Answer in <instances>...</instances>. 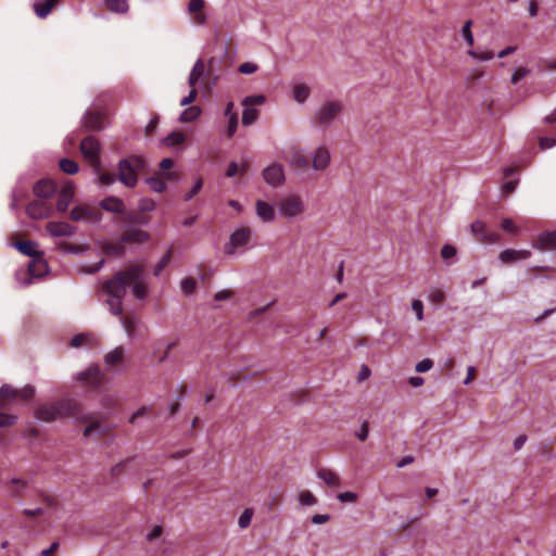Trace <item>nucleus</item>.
<instances>
[{
	"label": "nucleus",
	"mask_w": 556,
	"mask_h": 556,
	"mask_svg": "<svg viewBox=\"0 0 556 556\" xmlns=\"http://www.w3.org/2000/svg\"><path fill=\"white\" fill-rule=\"evenodd\" d=\"M501 226L507 232L515 233L517 231V227L511 218H503Z\"/></svg>",
	"instance_id": "052dcab7"
},
{
	"label": "nucleus",
	"mask_w": 556,
	"mask_h": 556,
	"mask_svg": "<svg viewBox=\"0 0 556 556\" xmlns=\"http://www.w3.org/2000/svg\"><path fill=\"white\" fill-rule=\"evenodd\" d=\"M197 96H198V91L194 87H192V89L189 91V94L187 97L182 98V100L180 101V105L186 106V105L192 103L197 99Z\"/></svg>",
	"instance_id": "e2e57ef3"
},
{
	"label": "nucleus",
	"mask_w": 556,
	"mask_h": 556,
	"mask_svg": "<svg viewBox=\"0 0 556 556\" xmlns=\"http://www.w3.org/2000/svg\"><path fill=\"white\" fill-rule=\"evenodd\" d=\"M255 210L257 217L262 219L264 223H270L276 217L274 205L265 201L257 200L255 203Z\"/></svg>",
	"instance_id": "4be33fe9"
},
{
	"label": "nucleus",
	"mask_w": 556,
	"mask_h": 556,
	"mask_svg": "<svg viewBox=\"0 0 556 556\" xmlns=\"http://www.w3.org/2000/svg\"><path fill=\"white\" fill-rule=\"evenodd\" d=\"M36 389L31 384L16 389L11 384L4 383L0 387V409H5L12 404L27 403L34 397Z\"/></svg>",
	"instance_id": "20e7f679"
},
{
	"label": "nucleus",
	"mask_w": 556,
	"mask_h": 556,
	"mask_svg": "<svg viewBox=\"0 0 556 556\" xmlns=\"http://www.w3.org/2000/svg\"><path fill=\"white\" fill-rule=\"evenodd\" d=\"M75 380L88 387L98 388L104 380V375L98 366H90L85 371L77 372Z\"/></svg>",
	"instance_id": "9b49d317"
},
{
	"label": "nucleus",
	"mask_w": 556,
	"mask_h": 556,
	"mask_svg": "<svg viewBox=\"0 0 556 556\" xmlns=\"http://www.w3.org/2000/svg\"><path fill=\"white\" fill-rule=\"evenodd\" d=\"M456 254H457V249L453 244H444L441 249V256L445 261L455 257Z\"/></svg>",
	"instance_id": "de8ad7c7"
},
{
	"label": "nucleus",
	"mask_w": 556,
	"mask_h": 556,
	"mask_svg": "<svg viewBox=\"0 0 556 556\" xmlns=\"http://www.w3.org/2000/svg\"><path fill=\"white\" fill-rule=\"evenodd\" d=\"M368 434H369V429H368L367 422L365 421V422L359 427V429L356 431V437H357L361 441H365V440L368 438Z\"/></svg>",
	"instance_id": "338daca9"
},
{
	"label": "nucleus",
	"mask_w": 556,
	"mask_h": 556,
	"mask_svg": "<svg viewBox=\"0 0 556 556\" xmlns=\"http://www.w3.org/2000/svg\"><path fill=\"white\" fill-rule=\"evenodd\" d=\"M127 287H131V291L138 300H143L147 296L142 266L130 265L103 282L102 289L108 295L106 304L115 316L123 314V299L126 295Z\"/></svg>",
	"instance_id": "f257e3e1"
},
{
	"label": "nucleus",
	"mask_w": 556,
	"mask_h": 556,
	"mask_svg": "<svg viewBox=\"0 0 556 556\" xmlns=\"http://www.w3.org/2000/svg\"><path fill=\"white\" fill-rule=\"evenodd\" d=\"M86 130H101L103 128V116L99 112L87 111L81 119Z\"/></svg>",
	"instance_id": "a211bd4d"
},
{
	"label": "nucleus",
	"mask_w": 556,
	"mask_h": 556,
	"mask_svg": "<svg viewBox=\"0 0 556 556\" xmlns=\"http://www.w3.org/2000/svg\"><path fill=\"white\" fill-rule=\"evenodd\" d=\"M49 266L43 256L33 258L28 264V273L33 277H42L48 274Z\"/></svg>",
	"instance_id": "393cba45"
},
{
	"label": "nucleus",
	"mask_w": 556,
	"mask_h": 556,
	"mask_svg": "<svg viewBox=\"0 0 556 556\" xmlns=\"http://www.w3.org/2000/svg\"><path fill=\"white\" fill-rule=\"evenodd\" d=\"M105 252L109 254L122 255L124 253V243H110L105 247Z\"/></svg>",
	"instance_id": "864d4df0"
},
{
	"label": "nucleus",
	"mask_w": 556,
	"mask_h": 556,
	"mask_svg": "<svg viewBox=\"0 0 556 556\" xmlns=\"http://www.w3.org/2000/svg\"><path fill=\"white\" fill-rule=\"evenodd\" d=\"M150 189L154 192L161 193L166 190V182L160 177H150L146 179Z\"/></svg>",
	"instance_id": "4c0bfd02"
},
{
	"label": "nucleus",
	"mask_w": 556,
	"mask_h": 556,
	"mask_svg": "<svg viewBox=\"0 0 556 556\" xmlns=\"http://www.w3.org/2000/svg\"><path fill=\"white\" fill-rule=\"evenodd\" d=\"M254 510L252 508H245L239 517L238 526L240 529H247L252 520Z\"/></svg>",
	"instance_id": "a19ab883"
},
{
	"label": "nucleus",
	"mask_w": 556,
	"mask_h": 556,
	"mask_svg": "<svg viewBox=\"0 0 556 556\" xmlns=\"http://www.w3.org/2000/svg\"><path fill=\"white\" fill-rule=\"evenodd\" d=\"M201 114V109L197 105L187 108L179 116V121L182 123H190L195 121Z\"/></svg>",
	"instance_id": "f704fd0d"
},
{
	"label": "nucleus",
	"mask_w": 556,
	"mask_h": 556,
	"mask_svg": "<svg viewBox=\"0 0 556 556\" xmlns=\"http://www.w3.org/2000/svg\"><path fill=\"white\" fill-rule=\"evenodd\" d=\"M262 176L271 187H278L286 180L283 166L279 163H273L264 168Z\"/></svg>",
	"instance_id": "ddd939ff"
},
{
	"label": "nucleus",
	"mask_w": 556,
	"mask_h": 556,
	"mask_svg": "<svg viewBox=\"0 0 556 556\" xmlns=\"http://www.w3.org/2000/svg\"><path fill=\"white\" fill-rule=\"evenodd\" d=\"M205 73V64L202 59L197 60L194 63L188 78V84L190 87H195L200 78Z\"/></svg>",
	"instance_id": "2f4dec72"
},
{
	"label": "nucleus",
	"mask_w": 556,
	"mask_h": 556,
	"mask_svg": "<svg viewBox=\"0 0 556 556\" xmlns=\"http://www.w3.org/2000/svg\"><path fill=\"white\" fill-rule=\"evenodd\" d=\"M251 238L252 230L249 227L238 228L230 235L229 241L224 245V253L232 256L245 252L251 248Z\"/></svg>",
	"instance_id": "423d86ee"
},
{
	"label": "nucleus",
	"mask_w": 556,
	"mask_h": 556,
	"mask_svg": "<svg viewBox=\"0 0 556 556\" xmlns=\"http://www.w3.org/2000/svg\"><path fill=\"white\" fill-rule=\"evenodd\" d=\"M56 184L49 178L38 180L33 187L34 195L37 199L47 201H51V199L56 194Z\"/></svg>",
	"instance_id": "f8f14e48"
},
{
	"label": "nucleus",
	"mask_w": 556,
	"mask_h": 556,
	"mask_svg": "<svg viewBox=\"0 0 556 556\" xmlns=\"http://www.w3.org/2000/svg\"><path fill=\"white\" fill-rule=\"evenodd\" d=\"M266 101L265 96L263 94H254L245 97L242 100L243 112H242V124L244 126H250L254 124L258 118V110L254 108V105H261Z\"/></svg>",
	"instance_id": "1a4fd4ad"
},
{
	"label": "nucleus",
	"mask_w": 556,
	"mask_h": 556,
	"mask_svg": "<svg viewBox=\"0 0 556 556\" xmlns=\"http://www.w3.org/2000/svg\"><path fill=\"white\" fill-rule=\"evenodd\" d=\"M56 3L58 0H43L42 2H35L33 7L36 15L39 18H45L50 14Z\"/></svg>",
	"instance_id": "7c9ffc66"
},
{
	"label": "nucleus",
	"mask_w": 556,
	"mask_h": 556,
	"mask_svg": "<svg viewBox=\"0 0 556 556\" xmlns=\"http://www.w3.org/2000/svg\"><path fill=\"white\" fill-rule=\"evenodd\" d=\"M14 247L26 256H30L33 258L43 256V252L38 250V243L35 241H18L14 243Z\"/></svg>",
	"instance_id": "b1692460"
},
{
	"label": "nucleus",
	"mask_w": 556,
	"mask_h": 556,
	"mask_svg": "<svg viewBox=\"0 0 556 556\" xmlns=\"http://www.w3.org/2000/svg\"><path fill=\"white\" fill-rule=\"evenodd\" d=\"M531 256V252L528 250H513L506 249L500 253V261L502 263H513L517 261L528 260Z\"/></svg>",
	"instance_id": "aec40b11"
},
{
	"label": "nucleus",
	"mask_w": 556,
	"mask_h": 556,
	"mask_svg": "<svg viewBox=\"0 0 556 556\" xmlns=\"http://www.w3.org/2000/svg\"><path fill=\"white\" fill-rule=\"evenodd\" d=\"M186 137L181 131H173L162 139L163 144L166 147H175L185 141Z\"/></svg>",
	"instance_id": "c9c22d12"
},
{
	"label": "nucleus",
	"mask_w": 556,
	"mask_h": 556,
	"mask_svg": "<svg viewBox=\"0 0 556 556\" xmlns=\"http://www.w3.org/2000/svg\"><path fill=\"white\" fill-rule=\"evenodd\" d=\"M8 488L11 497H20L26 494L28 481L20 478H12L8 482Z\"/></svg>",
	"instance_id": "bb28decb"
},
{
	"label": "nucleus",
	"mask_w": 556,
	"mask_h": 556,
	"mask_svg": "<svg viewBox=\"0 0 556 556\" xmlns=\"http://www.w3.org/2000/svg\"><path fill=\"white\" fill-rule=\"evenodd\" d=\"M257 70H258V65L253 62H244V63L240 64L238 67V72L241 74H245V75L253 74Z\"/></svg>",
	"instance_id": "8fccbe9b"
},
{
	"label": "nucleus",
	"mask_w": 556,
	"mask_h": 556,
	"mask_svg": "<svg viewBox=\"0 0 556 556\" xmlns=\"http://www.w3.org/2000/svg\"><path fill=\"white\" fill-rule=\"evenodd\" d=\"M277 208L281 217L293 219L304 212V203L300 195L289 194L279 199Z\"/></svg>",
	"instance_id": "0eeeda50"
},
{
	"label": "nucleus",
	"mask_w": 556,
	"mask_h": 556,
	"mask_svg": "<svg viewBox=\"0 0 556 556\" xmlns=\"http://www.w3.org/2000/svg\"><path fill=\"white\" fill-rule=\"evenodd\" d=\"M146 167V161L141 156H129L117 164L118 180L127 188L136 187L138 174Z\"/></svg>",
	"instance_id": "7ed1b4c3"
},
{
	"label": "nucleus",
	"mask_w": 556,
	"mask_h": 556,
	"mask_svg": "<svg viewBox=\"0 0 556 556\" xmlns=\"http://www.w3.org/2000/svg\"><path fill=\"white\" fill-rule=\"evenodd\" d=\"M59 249L63 252L72 253V254H79L85 251V249L81 245H74L70 243H61L59 245Z\"/></svg>",
	"instance_id": "5fc2aeb1"
},
{
	"label": "nucleus",
	"mask_w": 556,
	"mask_h": 556,
	"mask_svg": "<svg viewBox=\"0 0 556 556\" xmlns=\"http://www.w3.org/2000/svg\"><path fill=\"white\" fill-rule=\"evenodd\" d=\"M331 162L330 151L327 147H318L312 155V167L316 172H324L328 168Z\"/></svg>",
	"instance_id": "4468645a"
},
{
	"label": "nucleus",
	"mask_w": 556,
	"mask_h": 556,
	"mask_svg": "<svg viewBox=\"0 0 556 556\" xmlns=\"http://www.w3.org/2000/svg\"><path fill=\"white\" fill-rule=\"evenodd\" d=\"M311 93V89L305 84H295L292 88V97L298 103H304Z\"/></svg>",
	"instance_id": "72a5a7b5"
},
{
	"label": "nucleus",
	"mask_w": 556,
	"mask_h": 556,
	"mask_svg": "<svg viewBox=\"0 0 556 556\" xmlns=\"http://www.w3.org/2000/svg\"><path fill=\"white\" fill-rule=\"evenodd\" d=\"M17 416L13 414H0V428H7L15 425Z\"/></svg>",
	"instance_id": "49530a36"
},
{
	"label": "nucleus",
	"mask_w": 556,
	"mask_h": 556,
	"mask_svg": "<svg viewBox=\"0 0 556 556\" xmlns=\"http://www.w3.org/2000/svg\"><path fill=\"white\" fill-rule=\"evenodd\" d=\"M79 149L84 159L99 170L101 144L98 138L94 136L84 138L80 142Z\"/></svg>",
	"instance_id": "6e6552de"
},
{
	"label": "nucleus",
	"mask_w": 556,
	"mask_h": 556,
	"mask_svg": "<svg viewBox=\"0 0 556 556\" xmlns=\"http://www.w3.org/2000/svg\"><path fill=\"white\" fill-rule=\"evenodd\" d=\"M470 230L475 236H478L481 241V238L486 233V225L481 220H476L471 224Z\"/></svg>",
	"instance_id": "79ce46f5"
},
{
	"label": "nucleus",
	"mask_w": 556,
	"mask_h": 556,
	"mask_svg": "<svg viewBox=\"0 0 556 556\" xmlns=\"http://www.w3.org/2000/svg\"><path fill=\"white\" fill-rule=\"evenodd\" d=\"M238 128V117H232L228 119V126H227V135L228 137H232Z\"/></svg>",
	"instance_id": "69168bd1"
},
{
	"label": "nucleus",
	"mask_w": 556,
	"mask_h": 556,
	"mask_svg": "<svg viewBox=\"0 0 556 556\" xmlns=\"http://www.w3.org/2000/svg\"><path fill=\"white\" fill-rule=\"evenodd\" d=\"M472 22L467 21L462 28V36L468 46H473V35L471 33Z\"/></svg>",
	"instance_id": "37998d69"
},
{
	"label": "nucleus",
	"mask_w": 556,
	"mask_h": 556,
	"mask_svg": "<svg viewBox=\"0 0 556 556\" xmlns=\"http://www.w3.org/2000/svg\"><path fill=\"white\" fill-rule=\"evenodd\" d=\"M317 477L321 479L328 486L339 488L340 477L337 472L329 468H320L317 470Z\"/></svg>",
	"instance_id": "cd10ccee"
},
{
	"label": "nucleus",
	"mask_w": 556,
	"mask_h": 556,
	"mask_svg": "<svg viewBox=\"0 0 556 556\" xmlns=\"http://www.w3.org/2000/svg\"><path fill=\"white\" fill-rule=\"evenodd\" d=\"M106 8L116 14H126L129 11L128 0H103Z\"/></svg>",
	"instance_id": "473e14b6"
},
{
	"label": "nucleus",
	"mask_w": 556,
	"mask_h": 556,
	"mask_svg": "<svg viewBox=\"0 0 556 556\" xmlns=\"http://www.w3.org/2000/svg\"><path fill=\"white\" fill-rule=\"evenodd\" d=\"M203 187V180L201 178L197 179L191 190L186 193L184 200L186 202L190 201L194 195H197Z\"/></svg>",
	"instance_id": "603ef678"
},
{
	"label": "nucleus",
	"mask_w": 556,
	"mask_h": 556,
	"mask_svg": "<svg viewBox=\"0 0 556 556\" xmlns=\"http://www.w3.org/2000/svg\"><path fill=\"white\" fill-rule=\"evenodd\" d=\"M342 110L343 105L341 102L334 100L326 101L315 112V125L323 130L328 129L342 113Z\"/></svg>",
	"instance_id": "39448f33"
},
{
	"label": "nucleus",
	"mask_w": 556,
	"mask_h": 556,
	"mask_svg": "<svg viewBox=\"0 0 556 556\" xmlns=\"http://www.w3.org/2000/svg\"><path fill=\"white\" fill-rule=\"evenodd\" d=\"M149 237V233L144 230L138 228L129 229L119 237V243H142L148 241Z\"/></svg>",
	"instance_id": "5701e85b"
},
{
	"label": "nucleus",
	"mask_w": 556,
	"mask_h": 556,
	"mask_svg": "<svg viewBox=\"0 0 556 556\" xmlns=\"http://www.w3.org/2000/svg\"><path fill=\"white\" fill-rule=\"evenodd\" d=\"M529 73L530 71L527 68H517L511 76V83H518L520 79L525 78Z\"/></svg>",
	"instance_id": "680f3d73"
},
{
	"label": "nucleus",
	"mask_w": 556,
	"mask_h": 556,
	"mask_svg": "<svg viewBox=\"0 0 556 556\" xmlns=\"http://www.w3.org/2000/svg\"><path fill=\"white\" fill-rule=\"evenodd\" d=\"M533 248L556 252V230L541 232Z\"/></svg>",
	"instance_id": "6ab92c4d"
},
{
	"label": "nucleus",
	"mask_w": 556,
	"mask_h": 556,
	"mask_svg": "<svg viewBox=\"0 0 556 556\" xmlns=\"http://www.w3.org/2000/svg\"><path fill=\"white\" fill-rule=\"evenodd\" d=\"M119 317L125 331L131 337L136 328V320L130 317H123V315Z\"/></svg>",
	"instance_id": "09e8293b"
},
{
	"label": "nucleus",
	"mask_w": 556,
	"mask_h": 556,
	"mask_svg": "<svg viewBox=\"0 0 556 556\" xmlns=\"http://www.w3.org/2000/svg\"><path fill=\"white\" fill-rule=\"evenodd\" d=\"M204 7V0H190L188 4V12L194 14L197 25H205L207 22V15L203 12Z\"/></svg>",
	"instance_id": "412c9836"
},
{
	"label": "nucleus",
	"mask_w": 556,
	"mask_h": 556,
	"mask_svg": "<svg viewBox=\"0 0 556 556\" xmlns=\"http://www.w3.org/2000/svg\"><path fill=\"white\" fill-rule=\"evenodd\" d=\"M75 194V188L72 184L65 185L59 192L55 208L60 213L66 212Z\"/></svg>",
	"instance_id": "f3484780"
},
{
	"label": "nucleus",
	"mask_w": 556,
	"mask_h": 556,
	"mask_svg": "<svg viewBox=\"0 0 556 556\" xmlns=\"http://www.w3.org/2000/svg\"><path fill=\"white\" fill-rule=\"evenodd\" d=\"M71 218L74 222H98L100 214L87 205H76L72 208Z\"/></svg>",
	"instance_id": "dca6fc26"
},
{
	"label": "nucleus",
	"mask_w": 556,
	"mask_h": 556,
	"mask_svg": "<svg viewBox=\"0 0 556 556\" xmlns=\"http://www.w3.org/2000/svg\"><path fill=\"white\" fill-rule=\"evenodd\" d=\"M180 287H181L182 292L185 294L189 295V294L193 293V291L195 290L197 282L193 278L188 277V278L182 279Z\"/></svg>",
	"instance_id": "a18cd8bd"
},
{
	"label": "nucleus",
	"mask_w": 556,
	"mask_h": 556,
	"mask_svg": "<svg viewBox=\"0 0 556 556\" xmlns=\"http://www.w3.org/2000/svg\"><path fill=\"white\" fill-rule=\"evenodd\" d=\"M79 412L78 405L72 400H61L49 405L38 406L34 417L43 422H52L66 417L75 416Z\"/></svg>",
	"instance_id": "f03ea898"
},
{
	"label": "nucleus",
	"mask_w": 556,
	"mask_h": 556,
	"mask_svg": "<svg viewBox=\"0 0 556 556\" xmlns=\"http://www.w3.org/2000/svg\"><path fill=\"white\" fill-rule=\"evenodd\" d=\"M170 260V250L167 251V253L160 260L159 264L154 268V275L160 276L163 268L167 265V263Z\"/></svg>",
	"instance_id": "4d7b16f0"
},
{
	"label": "nucleus",
	"mask_w": 556,
	"mask_h": 556,
	"mask_svg": "<svg viewBox=\"0 0 556 556\" xmlns=\"http://www.w3.org/2000/svg\"><path fill=\"white\" fill-rule=\"evenodd\" d=\"M105 428H103L99 422H91L88 427L84 430V437L88 438L92 434H96L97 437H102L105 433Z\"/></svg>",
	"instance_id": "ea45409f"
},
{
	"label": "nucleus",
	"mask_w": 556,
	"mask_h": 556,
	"mask_svg": "<svg viewBox=\"0 0 556 556\" xmlns=\"http://www.w3.org/2000/svg\"><path fill=\"white\" fill-rule=\"evenodd\" d=\"M468 54L472 56L477 61H489L494 58V53L492 51H476V50H469Z\"/></svg>",
	"instance_id": "c03bdc74"
},
{
	"label": "nucleus",
	"mask_w": 556,
	"mask_h": 556,
	"mask_svg": "<svg viewBox=\"0 0 556 556\" xmlns=\"http://www.w3.org/2000/svg\"><path fill=\"white\" fill-rule=\"evenodd\" d=\"M125 350L123 346H116L104 356V362L109 367L118 366L124 361Z\"/></svg>",
	"instance_id": "c756f323"
},
{
	"label": "nucleus",
	"mask_w": 556,
	"mask_h": 556,
	"mask_svg": "<svg viewBox=\"0 0 556 556\" xmlns=\"http://www.w3.org/2000/svg\"><path fill=\"white\" fill-rule=\"evenodd\" d=\"M100 207L106 212L121 214L125 211L124 201L117 197H108L100 202Z\"/></svg>",
	"instance_id": "a878e982"
},
{
	"label": "nucleus",
	"mask_w": 556,
	"mask_h": 556,
	"mask_svg": "<svg viewBox=\"0 0 556 556\" xmlns=\"http://www.w3.org/2000/svg\"><path fill=\"white\" fill-rule=\"evenodd\" d=\"M298 501L301 506H313L317 503V498L309 491H301L298 494Z\"/></svg>",
	"instance_id": "58836bf2"
},
{
	"label": "nucleus",
	"mask_w": 556,
	"mask_h": 556,
	"mask_svg": "<svg viewBox=\"0 0 556 556\" xmlns=\"http://www.w3.org/2000/svg\"><path fill=\"white\" fill-rule=\"evenodd\" d=\"M556 146V139L554 138H551V137H542L540 139V147L541 149L545 150V149H551L553 147Z\"/></svg>",
	"instance_id": "0e129e2a"
},
{
	"label": "nucleus",
	"mask_w": 556,
	"mask_h": 556,
	"mask_svg": "<svg viewBox=\"0 0 556 556\" xmlns=\"http://www.w3.org/2000/svg\"><path fill=\"white\" fill-rule=\"evenodd\" d=\"M412 309L415 312L418 320L424 319V304L420 300H414L412 302Z\"/></svg>",
	"instance_id": "13d9d810"
},
{
	"label": "nucleus",
	"mask_w": 556,
	"mask_h": 556,
	"mask_svg": "<svg viewBox=\"0 0 556 556\" xmlns=\"http://www.w3.org/2000/svg\"><path fill=\"white\" fill-rule=\"evenodd\" d=\"M433 367V362L430 358H424L417 363L415 369L417 372H426Z\"/></svg>",
	"instance_id": "6e6d98bb"
},
{
	"label": "nucleus",
	"mask_w": 556,
	"mask_h": 556,
	"mask_svg": "<svg viewBox=\"0 0 556 556\" xmlns=\"http://www.w3.org/2000/svg\"><path fill=\"white\" fill-rule=\"evenodd\" d=\"M337 497L342 503H346V502L352 503L357 500V494L354 492L348 491V492L339 493Z\"/></svg>",
	"instance_id": "bf43d9fd"
},
{
	"label": "nucleus",
	"mask_w": 556,
	"mask_h": 556,
	"mask_svg": "<svg viewBox=\"0 0 556 556\" xmlns=\"http://www.w3.org/2000/svg\"><path fill=\"white\" fill-rule=\"evenodd\" d=\"M291 166L299 172H307L309 169V160L302 151H295L290 160Z\"/></svg>",
	"instance_id": "c85d7f7f"
},
{
	"label": "nucleus",
	"mask_w": 556,
	"mask_h": 556,
	"mask_svg": "<svg viewBox=\"0 0 556 556\" xmlns=\"http://www.w3.org/2000/svg\"><path fill=\"white\" fill-rule=\"evenodd\" d=\"M155 202L149 198L141 199L138 204V208L140 212H151L155 208Z\"/></svg>",
	"instance_id": "3c124183"
},
{
	"label": "nucleus",
	"mask_w": 556,
	"mask_h": 556,
	"mask_svg": "<svg viewBox=\"0 0 556 556\" xmlns=\"http://www.w3.org/2000/svg\"><path fill=\"white\" fill-rule=\"evenodd\" d=\"M59 166L61 170L67 175H74L78 172V164L71 159H62L60 160Z\"/></svg>",
	"instance_id": "e433bc0d"
},
{
	"label": "nucleus",
	"mask_w": 556,
	"mask_h": 556,
	"mask_svg": "<svg viewBox=\"0 0 556 556\" xmlns=\"http://www.w3.org/2000/svg\"><path fill=\"white\" fill-rule=\"evenodd\" d=\"M46 230L51 237H71L76 232V227L65 222H49Z\"/></svg>",
	"instance_id": "2eb2a0df"
},
{
	"label": "nucleus",
	"mask_w": 556,
	"mask_h": 556,
	"mask_svg": "<svg viewBox=\"0 0 556 556\" xmlns=\"http://www.w3.org/2000/svg\"><path fill=\"white\" fill-rule=\"evenodd\" d=\"M517 184H518V180H509V181H506L503 186H502V191L504 194H509L511 193L513 191H515L516 187H517Z\"/></svg>",
	"instance_id": "774afa93"
},
{
	"label": "nucleus",
	"mask_w": 556,
	"mask_h": 556,
	"mask_svg": "<svg viewBox=\"0 0 556 556\" xmlns=\"http://www.w3.org/2000/svg\"><path fill=\"white\" fill-rule=\"evenodd\" d=\"M26 214L31 219H46L52 216L53 205L51 201L36 198L26 206Z\"/></svg>",
	"instance_id": "9d476101"
}]
</instances>
